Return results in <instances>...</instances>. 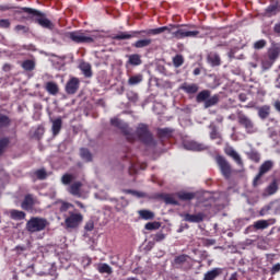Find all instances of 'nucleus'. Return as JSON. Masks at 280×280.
<instances>
[{
  "label": "nucleus",
  "instance_id": "nucleus-27",
  "mask_svg": "<svg viewBox=\"0 0 280 280\" xmlns=\"http://www.w3.org/2000/svg\"><path fill=\"white\" fill-rule=\"evenodd\" d=\"M52 135L54 137H57V135H60V131L62 130V118H56L55 120H52Z\"/></svg>",
  "mask_w": 280,
  "mask_h": 280
},
{
  "label": "nucleus",
  "instance_id": "nucleus-14",
  "mask_svg": "<svg viewBox=\"0 0 280 280\" xmlns=\"http://www.w3.org/2000/svg\"><path fill=\"white\" fill-rule=\"evenodd\" d=\"M273 215H280V199L272 200L267 206L260 209V215H268L269 213Z\"/></svg>",
  "mask_w": 280,
  "mask_h": 280
},
{
  "label": "nucleus",
  "instance_id": "nucleus-18",
  "mask_svg": "<svg viewBox=\"0 0 280 280\" xmlns=\"http://www.w3.org/2000/svg\"><path fill=\"white\" fill-rule=\"evenodd\" d=\"M35 205H36V199H34V195L28 194V195H25L24 200L21 203V208L24 211H32Z\"/></svg>",
  "mask_w": 280,
  "mask_h": 280
},
{
  "label": "nucleus",
  "instance_id": "nucleus-60",
  "mask_svg": "<svg viewBox=\"0 0 280 280\" xmlns=\"http://www.w3.org/2000/svg\"><path fill=\"white\" fill-rule=\"evenodd\" d=\"M155 238H156L158 242H161V240H165V235L158 234Z\"/></svg>",
  "mask_w": 280,
  "mask_h": 280
},
{
  "label": "nucleus",
  "instance_id": "nucleus-22",
  "mask_svg": "<svg viewBox=\"0 0 280 280\" xmlns=\"http://www.w3.org/2000/svg\"><path fill=\"white\" fill-rule=\"evenodd\" d=\"M280 12V5H279V1H276L275 3L269 4L266 9H265V16H277V14H279Z\"/></svg>",
  "mask_w": 280,
  "mask_h": 280
},
{
  "label": "nucleus",
  "instance_id": "nucleus-38",
  "mask_svg": "<svg viewBox=\"0 0 280 280\" xmlns=\"http://www.w3.org/2000/svg\"><path fill=\"white\" fill-rule=\"evenodd\" d=\"M97 270L101 275H113V268L108 264H100Z\"/></svg>",
  "mask_w": 280,
  "mask_h": 280
},
{
  "label": "nucleus",
  "instance_id": "nucleus-44",
  "mask_svg": "<svg viewBox=\"0 0 280 280\" xmlns=\"http://www.w3.org/2000/svg\"><path fill=\"white\" fill-rule=\"evenodd\" d=\"M10 117L0 113V128H8L10 126Z\"/></svg>",
  "mask_w": 280,
  "mask_h": 280
},
{
  "label": "nucleus",
  "instance_id": "nucleus-8",
  "mask_svg": "<svg viewBox=\"0 0 280 280\" xmlns=\"http://www.w3.org/2000/svg\"><path fill=\"white\" fill-rule=\"evenodd\" d=\"M82 222H84V215L78 209L69 210L68 215H65L66 229H80Z\"/></svg>",
  "mask_w": 280,
  "mask_h": 280
},
{
  "label": "nucleus",
  "instance_id": "nucleus-3",
  "mask_svg": "<svg viewBox=\"0 0 280 280\" xmlns=\"http://www.w3.org/2000/svg\"><path fill=\"white\" fill-rule=\"evenodd\" d=\"M165 31L172 32V28L158 27V28H147L141 31H130V32H120L119 34L114 36V40H130V38H143L144 36H159V34H163Z\"/></svg>",
  "mask_w": 280,
  "mask_h": 280
},
{
  "label": "nucleus",
  "instance_id": "nucleus-24",
  "mask_svg": "<svg viewBox=\"0 0 280 280\" xmlns=\"http://www.w3.org/2000/svg\"><path fill=\"white\" fill-rule=\"evenodd\" d=\"M45 90L47 91V93H49V95H57L58 93H60V88L58 86V83L54 81L46 82Z\"/></svg>",
  "mask_w": 280,
  "mask_h": 280
},
{
  "label": "nucleus",
  "instance_id": "nucleus-1",
  "mask_svg": "<svg viewBox=\"0 0 280 280\" xmlns=\"http://www.w3.org/2000/svg\"><path fill=\"white\" fill-rule=\"evenodd\" d=\"M8 10H14L13 14L16 16V14H27V16H22L20 19L15 18V21H31L32 23H36L39 25V27H43L44 30H49L50 32H54L56 28V24L51 22L47 18V14L38 9H33L30 7H13L10 4H0V12H8Z\"/></svg>",
  "mask_w": 280,
  "mask_h": 280
},
{
  "label": "nucleus",
  "instance_id": "nucleus-5",
  "mask_svg": "<svg viewBox=\"0 0 280 280\" xmlns=\"http://www.w3.org/2000/svg\"><path fill=\"white\" fill-rule=\"evenodd\" d=\"M73 178H75L73 174L66 173L61 176V183L62 185H69L67 188L68 194L75 198H82V187L84 184L80 180L73 182Z\"/></svg>",
  "mask_w": 280,
  "mask_h": 280
},
{
  "label": "nucleus",
  "instance_id": "nucleus-13",
  "mask_svg": "<svg viewBox=\"0 0 280 280\" xmlns=\"http://www.w3.org/2000/svg\"><path fill=\"white\" fill-rule=\"evenodd\" d=\"M272 167H275V163L270 160L265 161L260 167H259V172L258 174L255 176L254 180H253V185L254 187H257L259 185H261V177L265 174H268V172H270V170H272Z\"/></svg>",
  "mask_w": 280,
  "mask_h": 280
},
{
  "label": "nucleus",
  "instance_id": "nucleus-21",
  "mask_svg": "<svg viewBox=\"0 0 280 280\" xmlns=\"http://www.w3.org/2000/svg\"><path fill=\"white\" fill-rule=\"evenodd\" d=\"M225 154L228 156H231V159H233V161H235V163L238 164L240 167H244V161H242V156L238 155L235 149H233L232 147L225 149Z\"/></svg>",
  "mask_w": 280,
  "mask_h": 280
},
{
  "label": "nucleus",
  "instance_id": "nucleus-34",
  "mask_svg": "<svg viewBox=\"0 0 280 280\" xmlns=\"http://www.w3.org/2000/svg\"><path fill=\"white\" fill-rule=\"evenodd\" d=\"M258 117L261 119H268L270 117V105H264L258 108Z\"/></svg>",
  "mask_w": 280,
  "mask_h": 280
},
{
  "label": "nucleus",
  "instance_id": "nucleus-12",
  "mask_svg": "<svg viewBox=\"0 0 280 280\" xmlns=\"http://www.w3.org/2000/svg\"><path fill=\"white\" fill-rule=\"evenodd\" d=\"M237 121L240 126L245 128L247 135H253L257 132V129L255 128V122H253V119H250L244 112L238 110L237 112Z\"/></svg>",
  "mask_w": 280,
  "mask_h": 280
},
{
  "label": "nucleus",
  "instance_id": "nucleus-59",
  "mask_svg": "<svg viewBox=\"0 0 280 280\" xmlns=\"http://www.w3.org/2000/svg\"><path fill=\"white\" fill-rule=\"evenodd\" d=\"M276 110H278V113H280V101H276L273 104Z\"/></svg>",
  "mask_w": 280,
  "mask_h": 280
},
{
  "label": "nucleus",
  "instance_id": "nucleus-52",
  "mask_svg": "<svg viewBox=\"0 0 280 280\" xmlns=\"http://www.w3.org/2000/svg\"><path fill=\"white\" fill-rule=\"evenodd\" d=\"M266 45H267L266 39H259L254 44V49H264Z\"/></svg>",
  "mask_w": 280,
  "mask_h": 280
},
{
  "label": "nucleus",
  "instance_id": "nucleus-41",
  "mask_svg": "<svg viewBox=\"0 0 280 280\" xmlns=\"http://www.w3.org/2000/svg\"><path fill=\"white\" fill-rule=\"evenodd\" d=\"M173 65H174L175 69L183 67V65H185V58L183 57V55H176L173 58Z\"/></svg>",
  "mask_w": 280,
  "mask_h": 280
},
{
  "label": "nucleus",
  "instance_id": "nucleus-56",
  "mask_svg": "<svg viewBox=\"0 0 280 280\" xmlns=\"http://www.w3.org/2000/svg\"><path fill=\"white\" fill-rule=\"evenodd\" d=\"M273 32L275 34H278V36H280V22L275 24Z\"/></svg>",
  "mask_w": 280,
  "mask_h": 280
},
{
  "label": "nucleus",
  "instance_id": "nucleus-45",
  "mask_svg": "<svg viewBox=\"0 0 280 280\" xmlns=\"http://www.w3.org/2000/svg\"><path fill=\"white\" fill-rule=\"evenodd\" d=\"M34 174L38 180H46L47 178V171L45 168H39Z\"/></svg>",
  "mask_w": 280,
  "mask_h": 280
},
{
  "label": "nucleus",
  "instance_id": "nucleus-46",
  "mask_svg": "<svg viewBox=\"0 0 280 280\" xmlns=\"http://www.w3.org/2000/svg\"><path fill=\"white\" fill-rule=\"evenodd\" d=\"M144 229H145L147 231H156V230L161 229V223H160V222H156V221H154V222H149V223H147V224L144 225Z\"/></svg>",
  "mask_w": 280,
  "mask_h": 280
},
{
  "label": "nucleus",
  "instance_id": "nucleus-16",
  "mask_svg": "<svg viewBox=\"0 0 280 280\" xmlns=\"http://www.w3.org/2000/svg\"><path fill=\"white\" fill-rule=\"evenodd\" d=\"M207 63L210 67H220L222 65V57L218 51H210L206 56Z\"/></svg>",
  "mask_w": 280,
  "mask_h": 280
},
{
  "label": "nucleus",
  "instance_id": "nucleus-23",
  "mask_svg": "<svg viewBox=\"0 0 280 280\" xmlns=\"http://www.w3.org/2000/svg\"><path fill=\"white\" fill-rule=\"evenodd\" d=\"M150 45H152V38L138 39L131 44L135 49H145V47H150Z\"/></svg>",
  "mask_w": 280,
  "mask_h": 280
},
{
  "label": "nucleus",
  "instance_id": "nucleus-58",
  "mask_svg": "<svg viewBox=\"0 0 280 280\" xmlns=\"http://www.w3.org/2000/svg\"><path fill=\"white\" fill-rule=\"evenodd\" d=\"M74 205H77V207H79L80 209H86V206H84V203H82L81 201H74Z\"/></svg>",
  "mask_w": 280,
  "mask_h": 280
},
{
  "label": "nucleus",
  "instance_id": "nucleus-63",
  "mask_svg": "<svg viewBox=\"0 0 280 280\" xmlns=\"http://www.w3.org/2000/svg\"><path fill=\"white\" fill-rule=\"evenodd\" d=\"M230 280H237V278L235 276H232Z\"/></svg>",
  "mask_w": 280,
  "mask_h": 280
},
{
  "label": "nucleus",
  "instance_id": "nucleus-35",
  "mask_svg": "<svg viewBox=\"0 0 280 280\" xmlns=\"http://www.w3.org/2000/svg\"><path fill=\"white\" fill-rule=\"evenodd\" d=\"M221 272L220 268H214L205 275L203 280H214L217 277H220Z\"/></svg>",
  "mask_w": 280,
  "mask_h": 280
},
{
  "label": "nucleus",
  "instance_id": "nucleus-29",
  "mask_svg": "<svg viewBox=\"0 0 280 280\" xmlns=\"http://www.w3.org/2000/svg\"><path fill=\"white\" fill-rule=\"evenodd\" d=\"M9 215L11 218V220H25V212L24 211H21V210H16V209H12L9 211Z\"/></svg>",
  "mask_w": 280,
  "mask_h": 280
},
{
  "label": "nucleus",
  "instance_id": "nucleus-2",
  "mask_svg": "<svg viewBox=\"0 0 280 280\" xmlns=\"http://www.w3.org/2000/svg\"><path fill=\"white\" fill-rule=\"evenodd\" d=\"M110 124L114 128H118V130L122 132L129 143H135L137 139H139L144 145H156V141L150 131V127L143 122L138 125L136 132L130 129L128 124L119 118H112Z\"/></svg>",
  "mask_w": 280,
  "mask_h": 280
},
{
  "label": "nucleus",
  "instance_id": "nucleus-37",
  "mask_svg": "<svg viewBox=\"0 0 280 280\" xmlns=\"http://www.w3.org/2000/svg\"><path fill=\"white\" fill-rule=\"evenodd\" d=\"M270 226V223L267 220H258L254 222V229L256 231H264V229H268Z\"/></svg>",
  "mask_w": 280,
  "mask_h": 280
},
{
  "label": "nucleus",
  "instance_id": "nucleus-28",
  "mask_svg": "<svg viewBox=\"0 0 280 280\" xmlns=\"http://www.w3.org/2000/svg\"><path fill=\"white\" fill-rule=\"evenodd\" d=\"M267 196H275L277 191H279V184L277 183V179H273L266 188Z\"/></svg>",
  "mask_w": 280,
  "mask_h": 280
},
{
  "label": "nucleus",
  "instance_id": "nucleus-51",
  "mask_svg": "<svg viewBox=\"0 0 280 280\" xmlns=\"http://www.w3.org/2000/svg\"><path fill=\"white\" fill-rule=\"evenodd\" d=\"M164 202L166 205H175V206L178 205V202L176 201V199H174V197H172V195H165L164 196Z\"/></svg>",
  "mask_w": 280,
  "mask_h": 280
},
{
  "label": "nucleus",
  "instance_id": "nucleus-32",
  "mask_svg": "<svg viewBox=\"0 0 280 280\" xmlns=\"http://www.w3.org/2000/svg\"><path fill=\"white\" fill-rule=\"evenodd\" d=\"M177 198L187 202V200H194L196 198V192L179 191L177 192Z\"/></svg>",
  "mask_w": 280,
  "mask_h": 280
},
{
  "label": "nucleus",
  "instance_id": "nucleus-26",
  "mask_svg": "<svg viewBox=\"0 0 280 280\" xmlns=\"http://www.w3.org/2000/svg\"><path fill=\"white\" fill-rule=\"evenodd\" d=\"M142 63L143 60H141V55L132 54L128 56L127 65H130L131 67H139Z\"/></svg>",
  "mask_w": 280,
  "mask_h": 280
},
{
  "label": "nucleus",
  "instance_id": "nucleus-39",
  "mask_svg": "<svg viewBox=\"0 0 280 280\" xmlns=\"http://www.w3.org/2000/svg\"><path fill=\"white\" fill-rule=\"evenodd\" d=\"M247 159H249V161H253L254 163H259L261 161V155L259 154V152L252 150L247 152Z\"/></svg>",
  "mask_w": 280,
  "mask_h": 280
},
{
  "label": "nucleus",
  "instance_id": "nucleus-54",
  "mask_svg": "<svg viewBox=\"0 0 280 280\" xmlns=\"http://www.w3.org/2000/svg\"><path fill=\"white\" fill-rule=\"evenodd\" d=\"M93 229H95V223L93 222V220L88 221L84 225V230L85 231H93Z\"/></svg>",
  "mask_w": 280,
  "mask_h": 280
},
{
  "label": "nucleus",
  "instance_id": "nucleus-19",
  "mask_svg": "<svg viewBox=\"0 0 280 280\" xmlns=\"http://www.w3.org/2000/svg\"><path fill=\"white\" fill-rule=\"evenodd\" d=\"M183 218L185 222H190L195 224H200V222H205V213L202 212H199L197 214L185 213Z\"/></svg>",
  "mask_w": 280,
  "mask_h": 280
},
{
  "label": "nucleus",
  "instance_id": "nucleus-11",
  "mask_svg": "<svg viewBox=\"0 0 280 280\" xmlns=\"http://www.w3.org/2000/svg\"><path fill=\"white\" fill-rule=\"evenodd\" d=\"M215 163L222 176L225 178V180H229V178H231V175L233 174V168L231 167V163H229V160H226V158L222 155H217Z\"/></svg>",
  "mask_w": 280,
  "mask_h": 280
},
{
  "label": "nucleus",
  "instance_id": "nucleus-10",
  "mask_svg": "<svg viewBox=\"0 0 280 280\" xmlns=\"http://www.w3.org/2000/svg\"><path fill=\"white\" fill-rule=\"evenodd\" d=\"M68 38L77 45L95 43V37L89 36L82 31H73L68 33Z\"/></svg>",
  "mask_w": 280,
  "mask_h": 280
},
{
  "label": "nucleus",
  "instance_id": "nucleus-49",
  "mask_svg": "<svg viewBox=\"0 0 280 280\" xmlns=\"http://www.w3.org/2000/svg\"><path fill=\"white\" fill-rule=\"evenodd\" d=\"M127 98L132 104H137L139 102V94H137V92L130 91V92L127 93Z\"/></svg>",
  "mask_w": 280,
  "mask_h": 280
},
{
  "label": "nucleus",
  "instance_id": "nucleus-55",
  "mask_svg": "<svg viewBox=\"0 0 280 280\" xmlns=\"http://www.w3.org/2000/svg\"><path fill=\"white\" fill-rule=\"evenodd\" d=\"M279 271H280V264L278 262V264L272 266L271 275H277V272H279Z\"/></svg>",
  "mask_w": 280,
  "mask_h": 280
},
{
  "label": "nucleus",
  "instance_id": "nucleus-7",
  "mask_svg": "<svg viewBox=\"0 0 280 280\" xmlns=\"http://www.w3.org/2000/svg\"><path fill=\"white\" fill-rule=\"evenodd\" d=\"M197 104H202L205 108H211L212 106H217L220 103V95L214 94L211 96V91L203 90L199 92L196 96Z\"/></svg>",
  "mask_w": 280,
  "mask_h": 280
},
{
  "label": "nucleus",
  "instance_id": "nucleus-33",
  "mask_svg": "<svg viewBox=\"0 0 280 280\" xmlns=\"http://www.w3.org/2000/svg\"><path fill=\"white\" fill-rule=\"evenodd\" d=\"M141 82H143V74H141V73L131 75L128 79L129 86H137V84H141Z\"/></svg>",
  "mask_w": 280,
  "mask_h": 280
},
{
  "label": "nucleus",
  "instance_id": "nucleus-15",
  "mask_svg": "<svg viewBox=\"0 0 280 280\" xmlns=\"http://www.w3.org/2000/svg\"><path fill=\"white\" fill-rule=\"evenodd\" d=\"M79 89H80V79L73 77L67 82L65 91L67 95H75Z\"/></svg>",
  "mask_w": 280,
  "mask_h": 280
},
{
  "label": "nucleus",
  "instance_id": "nucleus-20",
  "mask_svg": "<svg viewBox=\"0 0 280 280\" xmlns=\"http://www.w3.org/2000/svg\"><path fill=\"white\" fill-rule=\"evenodd\" d=\"M199 89L200 88L196 83H191V84L183 83L179 86V90L184 91V93H187V95H196V93H198Z\"/></svg>",
  "mask_w": 280,
  "mask_h": 280
},
{
  "label": "nucleus",
  "instance_id": "nucleus-4",
  "mask_svg": "<svg viewBox=\"0 0 280 280\" xmlns=\"http://www.w3.org/2000/svg\"><path fill=\"white\" fill-rule=\"evenodd\" d=\"M160 27H170L171 31L167 34L172 35V38H176V40H183L184 38H198L200 35V31H187L184 28L178 27H189V30H195L196 25L194 24H170L167 26H160Z\"/></svg>",
  "mask_w": 280,
  "mask_h": 280
},
{
  "label": "nucleus",
  "instance_id": "nucleus-31",
  "mask_svg": "<svg viewBox=\"0 0 280 280\" xmlns=\"http://www.w3.org/2000/svg\"><path fill=\"white\" fill-rule=\"evenodd\" d=\"M80 156L83 161H85V163H91V161H93V154L86 148L80 149Z\"/></svg>",
  "mask_w": 280,
  "mask_h": 280
},
{
  "label": "nucleus",
  "instance_id": "nucleus-64",
  "mask_svg": "<svg viewBox=\"0 0 280 280\" xmlns=\"http://www.w3.org/2000/svg\"><path fill=\"white\" fill-rule=\"evenodd\" d=\"M241 101H242V102H245V100H244V98H241Z\"/></svg>",
  "mask_w": 280,
  "mask_h": 280
},
{
  "label": "nucleus",
  "instance_id": "nucleus-48",
  "mask_svg": "<svg viewBox=\"0 0 280 280\" xmlns=\"http://www.w3.org/2000/svg\"><path fill=\"white\" fill-rule=\"evenodd\" d=\"M12 22L10 19H0V30H10Z\"/></svg>",
  "mask_w": 280,
  "mask_h": 280
},
{
  "label": "nucleus",
  "instance_id": "nucleus-53",
  "mask_svg": "<svg viewBox=\"0 0 280 280\" xmlns=\"http://www.w3.org/2000/svg\"><path fill=\"white\" fill-rule=\"evenodd\" d=\"M188 259H189V256L180 255V256L175 258V262L176 264H185V261H187Z\"/></svg>",
  "mask_w": 280,
  "mask_h": 280
},
{
  "label": "nucleus",
  "instance_id": "nucleus-47",
  "mask_svg": "<svg viewBox=\"0 0 280 280\" xmlns=\"http://www.w3.org/2000/svg\"><path fill=\"white\" fill-rule=\"evenodd\" d=\"M14 32L18 34L22 32V34H30V26H25L23 24H18L14 27Z\"/></svg>",
  "mask_w": 280,
  "mask_h": 280
},
{
  "label": "nucleus",
  "instance_id": "nucleus-17",
  "mask_svg": "<svg viewBox=\"0 0 280 280\" xmlns=\"http://www.w3.org/2000/svg\"><path fill=\"white\" fill-rule=\"evenodd\" d=\"M184 148L185 150H191L192 152H203V150L209 149L206 144H202L194 140L184 142Z\"/></svg>",
  "mask_w": 280,
  "mask_h": 280
},
{
  "label": "nucleus",
  "instance_id": "nucleus-43",
  "mask_svg": "<svg viewBox=\"0 0 280 280\" xmlns=\"http://www.w3.org/2000/svg\"><path fill=\"white\" fill-rule=\"evenodd\" d=\"M8 145H10V139L8 137L0 138V155L5 152Z\"/></svg>",
  "mask_w": 280,
  "mask_h": 280
},
{
  "label": "nucleus",
  "instance_id": "nucleus-57",
  "mask_svg": "<svg viewBox=\"0 0 280 280\" xmlns=\"http://www.w3.org/2000/svg\"><path fill=\"white\" fill-rule=\"evenodd\" d=\"M2 70L8 73V71L12 70V66L10 63H4L3 67H2Z\"/></svg>",
  "mask_w": 280,
  "mask_h": 280
},
{
  "label": "nucleus",
  "instance_id": "nucleus-30",
  "mask_svg": "<svg viewBox=\"0 0 280 280\" xmlns=\"http://www.w3.org/2000/svg\"><path fill=\"white\" fill-rule=\"evenodd\" d=\"M80 69L85 78H93V70L91 68V63L82 62L80 65Z\"/></svg>",
  "mask_w": 280,
  "mask_h": 280
},
{
  "label": "nucleus",
  "instance_id": "nucleus-62",
  "mask_svg": "<svg viewBox=\"0 0 280 280\" xmlns=\"http://www.w3.org/2000/svg\"><path fill=\"white\" fill-rule=\"evenodd\" d=\"M126 194H132L133 196H137L138 192L135 191V190H130V189H129V190H126Z\"/></svg>",
  "mask_w": 280,
  "mask_h": 280
},
{
  "label": "nucleus",
  "instance_id": "nucleus-61",
  "mask_svg": "<svg viewBox=\"0 0 280 280\" xmlns=\"http://www.w3.org/2000/svg\"><path fill=\"white\" fill-rule=\"evenodd\" d=\"M200 72H201L200 68H196V69L192 71L194 75H200Z\"/></svg>",
  "mask_w": 280,
  "mask_h": 280
},
{
  "label": "nucleus",
  "instance_id": "nucleus-6",
  "mask_svg": "<svg viewBox=\"0 0 280 280\" xmlns=\"http://www.w3.org/2000/svg\"><path fill=\"white\" fill-rule=\"evenodd\" d=\"M280 56V45L279 44H273L270 48L267 50L266 57L261 61V67L264 71H268L272 69V66L277 60L279 59Z\"/></svg>",
  "mask_w": 280,
  "mask_h": 280
},
{
  "label": "nucleus",
  "instance_id": "nucleus-42",
  "mask_svg": "<svg viewBox=\"0 0 280 280\" xmlns=\"http://www.w3.org/2000/svg\"><path fill=\"white\" fill-rule=\"evenodd\" d=\"M69 209H72V211H74L75 206H73V203L62 201L61 206L59 208L60 213H67V211H69Z\"/></svg>",
  "mask_w": 280,
  "mask_h": 280
},
{
  "label": "nucleus",
  "instance_id": "nucleus-25",
  "mask_svg": "<svg viewBox=\"0 0 280 280\" xmlns=\"http://www.w3.org/2000/svg\"><path fill=\"white\" fill-rule=\"evenodd\" d=\"M172 135H174V129H172L170 127L158 129V138L159 139H172Z\"/></svg>",
  "mask_w": 280,
  "mask_h": 280
},
{
  "label": "nucleus",
  "instance_id": "nucleus-50",
  "mask_svg": "<svg viewBox=\"0 0 280 280\" xmlns=\"http://www.w3.org/2000/svg\"><path fill=\"white\" fill-rule=\"evenodd\" d=\"M210 139L215 140V139H222V135L218 131V128L213 127L211 132H210Z\"/></svg>",
  "mask_w": 280,
  "mask_h": 280
},
{
  "label": "nucleus",
  "instance_id": "nucleus-36",
  "mask_svg": "<svg viewBox=\"0 0 280 280\" xmlns=\"http://www.w3.org/2000/svg\"><path fill=\"white\" fill-rule=\"evenodd\" d=\"M22 69H24V71H34V69H36V62L32 59L24 60L22 62Z\"/></svg>",
  "mask_w": 280,
  "mask_h": 280
},
{
  "label": "nucleus",
  "instance_id": "nucleus-40",
  "mask_svg": "<svg viewBox=\"0 0 280 280\" xmlns=\"http://www.w3.org/2000/svg\"><path fill=\"white\" fill-rule=\"evenodd\" d=\"M138 213L142 220H154V212L150 210H140Z\"/></svg>",
  "mask_w": 280,
  "mask_h": 280
},
{
  "label": "nucleus",
  "instance_id": "nucleus-9",
  "mask_svg": "<svg viewBox=\"0 0 280 280\" xmlns=\"http://www.w3.org/2000/svg\"><path fill=\"white\" fill-rule=\"evenodd\" d=\"M47 226H49V221L40 217H32L26 222V230L28 233H40V231H45Z\"/></svg>",
  "mask_w": 280,
  "mask_h": 280
}]
</instances>
